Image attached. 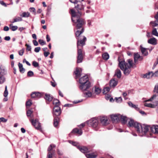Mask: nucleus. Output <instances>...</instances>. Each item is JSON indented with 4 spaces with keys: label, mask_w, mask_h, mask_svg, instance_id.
<instances>
[{
    "label": "nucleus",
    "mask_w": 158,
    "mask_h": 158,
    "mask_svg": "<svg viewBox=\"0 0 158 158\" xmlns=\"http://www.w3.org/2000/svg\"><path fill=\"white\" fill-rule=\"evenodd\" d=\"M118 60L119 62L118 66L123 72L124 74L126 76L128 75L131 73V68L135 67L132 60L129 59L126 62L124 60H121L118 57Z\"/></svg>",
    "instance_id": "1"
},
{
    "label": "nucleus",
    "mask_w": 158,
    "mask_h": 158,
    "mask_svg": "<svg viewBox=\"0 0 158 158\" xmlns=\"http://www.w3.org/2000/svg\"><path fill=\"white\" fill-rule=\"evenodd\" d=\"M71 12L72 16V20L74 23L73 25V26L76 25V27L77 29L81 27L83 25L85 24L84 20L80 18L81 15V13L79 12L78 15H77V12L73 9L71 10Z\"/></svg>",
    "instance_id": "2"
},
{
    "label": "nucleus",
    "mask_w": 158,
    "mask_h": 158,
    "mask_svg": "<svg viewBox=\"0 0 158 158\" xmlns=\"http://www.w3.org/2000/svg\"><path fill=\"white\" fill-rule=\"evenodd\" d=\"M135 127L137 128V131L138 133H142L143 134H146L148 132L150 131V126L143 125L142 126L140 124H135Z\"/></svg>",
    "instance_id": "3"
},
{
    "label": "nucleus",
    "mask_w": 158,
    "mask_h": 158,
    "mask_svg": "<svg viewBox=\"0 0 158 158\" xmlns=\"http://www.w3.org/2000/svg\"><path fill=\"white\" fill-rule=\"evenodd\" d=\"M87 124L89 126H91L97 130L98 129V122L95 118H92L87 121Z\"/></svg>",
    "instance_id": "4"
},
{
    "label": "nucleus",
    "mask_w": 158,
    "mask_h": 158,
    "mask_svg": "<svg viewBox=\"0 0 158 158\" xmlns=\"http://www.w3.org/2000/svg\"><path fill=\"white\" fill-rule=\"evenodd\" d=\"M91 86L90 82L84 84H80L79 85L80 89L83 92L87 91Z\"/></svg>",
    "instance_id": "5"
},
{
    "label": "nucleus",
    "mask_w": 158,
    "mask_h": 158,
    "mask_svg": "<svg viewBox=\"0 0 158 158\" xmlns=\"http://www.w3.org/2000/svg\"><path fill=\"white\" fill-rule=\"evenodd\" d=\"M77 4L75 6V8L78 11V12L77 13V14L78 15L79 12H81L79 11L83 10H84L85 5L83 4V3L81 2H78Z\"/></svg>",
    "instance_id": "6"
},
{
    "label": "nucleus",
    "mask_w": 158,
    "mask_h": 158,
    "mask_svg": "<svg viewBox=\"0 0 158 158\" xmlns=\"http://www.w3.org/2000/svg\"><path fill=\"white\" fill-rule=\"evenodd\" d=\"M77 63H79L82 62L83 58V54L81 49H77Z\"/></svg>",
    "instance_id": "7"
},
{
    "label": "nucleus",
    "mask_w": 158,
    "mask_h": 158,
    "mask_svg": "<svg viewBox=\"0 0 158 158\" xmlns=\"http://www.w3.org/2000/svg\"><path fill=\"white\" fill-rule=\"evenodd\" d=\"M77 49H79V46L81 45L82 46H83L84 45L85 43V42L86 40V38L84 36H82V40H81V38L80 39V40H79V38H77Z\"/></svg>",
    "instance_id": "8"
},
{
    "label": "nucleus",
    "mask_w": 158,
    "mask_h": 158,
    "mask_svg": "<svg viewBox=\"0 0 158 158\" xmlns=\"http://www.w3.org/2000/svg\"><path fill=\"white\" fill-rule=\"evenodd\" d=\"M120 114H113L110 115V118L113 123H116L120 120Z\"/></svg>",
    "instance_id": "9"
},
{
    "label": "nucleus",
    "mask_w": 158,
    "mask_h": 158,
    "mask_svg": "<svg viewBox=\"0 0 158 158\" xmlns=\"http://www.w3.org/2000/svg\"><path fill=\"white\" fill-rule=\"evenodd\" d=\"M30 120L31 122L32 125H33L36 129H40L41 128L40 123H39L38 119H35L34 120V119H30Z\"/></svg>",
    "instance_id": "10"
},
{
    "label": "nucleus",
    "mask_w": 158,
    "mask_h": 158,
    "mask_svg": "<svg viewBox=\"0 0 158 158\" xmlns=\"http://www.w3.org/2000/svg\"><path fill=\"white\" fill-rule=\"evenodd\" d=\"M90 82L87 75H86L81 77L79 80V83L80 84H84Z\"/></svg>",
    "instance_id": "11"
},
{
    "label": "nucleus",
    "mask_w": 158,
    "mask_h": 158,
    "mask_svg": "<svg viewBox=\"0 0 158 158\" xmlns=\"http://www.w3.org/2000/svg\"><path fill=\"white\" fill-rule=\"evenodd\" d=\"M150 131L153 133L158 134V125H153L150 126Z\"/></svg>",
    "instance_id": "12"
},
{
    "label": "nucleus",
    "mask_w": 158,
    "mask_h": 158,
    "mask_svg": "<svg viewBox=\"0 0 158 158\" xmlns=\"http://www.w3.org/2000/svg\"><path fill=\"white\" fill-rule=\"evenodd\" d=\"M134 62L135 64L137 63L138 60H141L143 59L142 56H141L138 53H134Z\"/></svg>",
    "instance_id": "13"
},
{
    "label": "nucleus",
    "mask_w": 158,
    "mask_h": 158,
    "mask_svg": "<svg viewBox=\"0 0 158 158\" xmlns=\"http://www.w3.org/2000/svg\"><path fill=\"white\" fill-rule=\"evenodd\" d=\"M128 125L130 127H134L136 130H137V128L135 127V126L136 125L135 124H139L137 122H134V120L131 118H130L128 119Z\"/></svg>",
    "instance_id": "14"
},
{
    "label": "nucleus",
    "mask_w": 158,
    "mask_h": 158,
    "mask_svg": "<svg viewBox=\"0 0 158 158\" xmlns=\"http://www.w3.org/2000/svg\"><path fill=\"white\" fill-rule=\"evenodd\" d=\"M53 114L56 116L59 115L61 114L60 108L59 106H55L53 109Z\"/></svg>",
    "instance_id": "15"
},
{
    "label": "nucleus",
    "mask_w": 158,
    "mask_h": 158,
    "mask_svg": "<svg viewBox=\"0 0 158 158\" xmlns=\"http://www.w3.org/2000/svg\"><path fill=\"white\" fill-rule=\"evenodd\" d=\"M118 82L117 80L114 78L110 80V85L111 87H114L117 85Z\"/></svg>",
    "instance_id": "16"
},
{
    "label": "nucleus",
    "mask_w": 158,
    "mask_h": 158,
    "mask_svg": "<svg viewBox=\"0 0 158 158\" xmlns=\"http://www.w3.org/2000/svg\"><path fill=\"white\" fill-rule=\"evenodd\" d=\"M155 18L156 19V21H151L150 22V24L153 27H156L158 25V12L155 16Z\"/></svg>",
    "instance_id": "17"
},
{
    "label": "nucleus",
    "mask_w": 158,
    "mask_h": 158,
    "mask_svg": "<svg viewBox=\"0 0 158 158\" xmlns=\"http://www.w3.org/2000/svg\"><path fill=\"white\" fill-rule=\"evenodd\" d=\"M148 42L149 44H151L152 45H156L157 44V40L155 38L153 37L149 39L148 40Z\"/></svg>",
    "instance_id": "18"
},
{
    "label": "nucleus",
    "mask_w": 158,
    "mask_h": 158,
    "mask_svg": "<svg viewBox=\"0 0 158 158\" xmlns=\"http://www.w3.org/2000/svg\"><path fill=\"white\" fill-rule=\"evenodd\" d=\"M141 52L144 56H146L148 55V52L147 50H149V48H146L142 47V45L140 46Z\"/></svg>",
    "instance_id": "19"
},
{
    "label": "nucleus",
    "mask_w": 158,
    "mask_h": 158,
    "mask_svg": "<svg viewBox=\"0 0 158 158\" xmlns=\"http://www.w3.org/2000/svg\"><path fill=\"white\" fill-rule=\"evenodd\" d=\"M77 148L79 149L81 152L84 153L89 152V151L88 150V149L85 147H81L79 146H78Z\"/></svg>",
    "instance_id": "20"
},
{
    "label": "nucleus",
    "mask_w": 158,
    "mask_h": 158,
    "mask_svg": "<svg viewBox=\"0 0 158 158\" xmlns=\"http://www.w3.org/2000/svg\"><path fill=\"white\" fill-rule=\"evenodd\" d=\"M101 123L103 125H106L108 121V119L106 117H102L100 118Z\"/></svg>",
    "instance_id": "21"
},
{
    "label": "nucleus",
    "mask_w": 158,
    "mask_h": 158,
    "mask_svg": "<svg viewBox=\"0 0 158 158\" xmlns=\"http://www.w3.org/2000/svg\"><path fill=\"white\" fill-rule=\"evenodd\" d=\"M152 76H153V73L151 72L144 74L143 76V77L144 78L149 79Z\"/></svg>",
    "instance_id": "22"
},
{
    "label": "nucleus",
    "mask_w": 158,
    "mask_h": 158,
    "mask_svg": "<svg viewBox=\"0 0 158 158\" xmlns=\"http://www.w3.org/2000/svg\"><path fill=\"white\" fill-rule=\"evenodd\" d=\"M120 120H121L123 124H124L126 123L128 119L126 116L120 115Z\"/></svg>",
    "instance_id": "23"
},
{
    "label": "nucleus",
    "mask_w": 158,
    "mask_h": 158,
    "mask_svg": "<svg viewBox=\"0 0 158 158\" xmlns=\"http://www.w3.org/2000/svg\"><path fill=\"white\" fill-rule=\"evenodd\" d=\"M121 72L120 70L119 69H117L115 71V75L118 78H120L121 76Z\"/></svg>",
    "instance_id": "24"
},
{
    "label": "nucleus",
    "mask_w": 158,
    "mask_h": 158,
    "mask_svg": "<svg viewBox=\"0 0 158 158\" xmlns=\"http://www.w3.org/2000/svg\"><path fill=\"white\" fill-rule=\"evenodd\" d=\"M72 132L74 133H77L80 135H81L82 133V131L81 130L77 128L74 129L72 131Z\"/></svg>",
    "instance_id": "25"
},
{
    "label": "nucleus",
    "mask_w": 158,
    "mask_h": 158,
    "mask_svg": "<svg viewBox=\"0 0 158 158\" xmlns=\"http://www.w3.org/2000/svg\"><path fill=\"white\" fill-rule=\"evenodd\" d=\"M97 156V153H89L86 155L87 158H94L96 157Z\"/></svg>",
    "instance_id": "26"
},
{
    "label": "nucleus",
    "mask_w": 158,
    "mask_h": 158,
    "mask_svg": "<svg viewBox=\"0 0 158 158\" xmlns=\"http://www.w3.org/2000/svg\"><path fill=\"white\" fill-rule=\"evenodd\" d=\"M8 94V92L7 91V86L5 87V90L4 92L3 95L5 97V98L3 99V101L5 102H6L8 100V99L6 97Z\"/></svg>",
    "instance_id": "27"
},
{
    "label": "nucleus",
    "mask_w": 158,
    "mask_h": 158,
    "mask_svg": "<svg viewBox=\"0 0 158 158\" xmlns=\"http://www.w3.org/2000/svg\"><path fill=\"white\" fill-rule=\"evenodd\" d=\"M44 98L46 100L49 102L52 101L53 99V98L52 96H51L50 94H45Z\"/></svg>",
    "instance_id": "28"
},
{
    "label": "nucleus",
    "mask_w": 158,
    "mask_h": 158,
    "mask_svg": "<svg viewBox=\"0 0 158 158\" xmlns=\"http://www.w3.org/2000/svg\"><path fill=\"white\" fill-rule=\"evenodd\" d=\"M144 105L147 107L154 108L155 107V105L154 104H152V103L149 102H145L144 104Z\"/></svg>",
    "instance_id": "29"
},
{
    "label": "nucleus",
    "mask_w": 158,
    "mask_h": 158,
    "mask_svg": "<svg viewBox=\"0 0 158 158\" xmlns=\"http://www.w3.org/2000/svg\"><path fill=\"white\" fill-rule=\"evenodd\" d=\"M102 57L104 60H107L109 58V55L107 52H106L102 54Z\"/></svg>",
    "instance_id": "30"
},
{
    "label": "nucleus",
    "mask_w": 158,
    "mask_h": 158,
    "mask_svg": "<svg viewBox=\"0 0 158 158\" xmlns=\"http://www.w3.org/2000/svg\"><path fill=\"white\" fill-rule=\"evenodd\" d=\"M18 66L19 69V71L20 72L22 73H23L25 70V69L23 67V64L20 63H19L18 64Z\"/></svg>",
    "instance_id": "31"
},
{
    "label": "nucleus",
    "mask_w": 158,
    "mask_h": 158,
    "mask_svg": "<svg viewBox=\"0 0 158 158\" xmlns=\"http://www.w3.org/2000/svg\"><path fill=\"white\" fill-rule=\"evenodd\" d=\"M53 103L55 105V106H59L60 105V102L57 99H54L53 102Z\"/></svg>",
    "instance_id": "32"
},
{
    "label": "nucleus",
    "mask_w": 158,
    "mask_h": 158,
    "mask_svg": "<svg viewBox=\"0 0 158 158\" xmlns=\"http://www.w3.org/2000/svg\"><path fill=\"white\" fill-rule=\"evenodd\" d=\"M84 31V30L83 28H82L81 30V31H79L78 30L77 31V32L75 33L77 37V38H79V37L80 35Z\"/></svg>",
    "instance_id": "33"
},
{
    "label": "nucleus",
    "mask_w": 158,
    "mask_h": 158,
    "mask_svg": "<svg viewBox=\"0 0 158 158\" xmlns=\"http://www.w3.org/2000/svg\"><path fill=\"white\" fill-rule=\"evenodd\" d=\"M83 92L84 94L86 95V97H89L92 95V93L90 91H88L87 90V91Z\"/></svg>",
    "instance_id": "34"
},
{
    "label": "nucleus",
    "mask_w": 158,
    "mask_h": 158,
    "mask_svg": "<svg viewBox=\"0 0 158 158\" xmlns=\"http://www.w3.org/2000/svg\"><path fill=\"white\" fill-rule=\"evenodd\" d=\"M59 118H55L54 120V127H56L58 124V121Z\"/></svg>",
    "instance_id": "35"
},
{
    "label": "nucleus",
    "mask_w": 158,
    "mask_h": 158,
    "mask_svg": "<svg viewBox=\"0 0 158 158\" xmlns=\"http://www.w3.org/2000/svg\"><path fill=\"white\" fill-rule=\"evenodd\" d=\"M74 73L76 75V78H78L81 75L80 71L78 69H77L74 72Z\"/></svg>",
    "instance_id": "36"
},
{
    "label": "nucleus",
    "mask_w": 158,
    "mask_h": 158,
    "mask_svg": "<svg viewBox=\"0 0 158 158\" xmlns=\"http://www.w3.org/2000/svg\"><path fill=\"white\" fill-rule=\"evenodd\" d=\"M32 113L33 111L31 110H27V117H30L31 118H32L33 116L31 115V114Z\"/></svg>",
    "instance_id": "37"
},
{
    "label": "nucleus",
    "mask_w": 158,
    "mask_h": 158,
    "mask_svg": "<svg viewBox=\"0 0 158 158\" xmlns=\"http://www.w3.org/2000/svg\"><path fill=\"white\" fill-rule=\"evenodd\" d=\"M30 15L28 12H23L20 16L23 17H28L30 16Z\"/></svg>",
    "instance_id": "38"
},
{
    "label": "nucleus",
    "mask_w": 158,
    "mask_h": 158,
    "mask_svg": "<svg viewBox=\"0 0 158 158\" xmlns=\"http://www.w3.org/2000/svg\"><path fill=\"white\" fill-rule=\"evenodd\" d=\"M22 20V19L19 17L15 18L14 19L13 21L12 22V23H13L15 22L21 21Z\"/></svg>",
    "instance_id": "39"
},
{
    "label": "nucleus",
    "mask_w": 158,
    "mask_h": 158,
    "mask_svg": "<svg viewBox=\"0 0 158 158\" xmlns=\"http://www.w3.org/2000/svg\"><path fill=\"white\" fill-rule=\"evenodd\" d=\"M101 91V89L98 87H95L94 90V93L96 94H100Z\"/></svg>",
    "instance_id": "40"
},
{
    "label": "nucleus",
    "mask_w": 158,
    "mask_h": 158,
    "mask_svg": "<svg viewBox=\"0 0 158 158\" xmlns=\"http://www.w3.org/2000/svg\"><path fill=\"white\" fill-rule=\"evenodd\" d=\"M152 34L153 35L158 37V33L157 31V29L156 28H153L152 31Z\"/></svg>",
    "instance_id": "41"
},
{
    "label": "nucleus",
    "mask_w": 158,
    "mask_h": 158,
    "mask_svg": "<svg viewBox=\"0 0 158 158\" xmlns=\"http://www.w3.org/2000/svg\"><path fill=\"white\" fill-rule=\"evenodd\" d=\"M6 71L5 70L0 67V76H2L6 74Z\"/></svg>",
    "instance_id": "42"
},
{
    "label": "nucleus",
    "mask_w": 158,
    "mask_h": 158,
    "mask_svg": "<svg viewBox=\"0 0 158 158\" xmlns=\"http://www.w3.org/2000/svg\"><path fill=\"white\" fill-rule=\"evenodd\" d=\"M110 90V88L109 87H106L103 89V93L104 94H106Z\"/></svg>",
    "instance_id": "43"
},
{
    "label": "nucleus",
    "mask_w": 158,
    "mask_h": 158,
    "mask_svg": "<svg viewBox=\"0 0 158 158\" xmlns=\"http://www.w3.org/2000/svg\"><path fill=\"white\" fill-rule=\"evenodd\" d=\"M153 92L158 94V83H157L155 86Z\"/></svg>",
    "instance_id": "44"
},
{
    "label": "nucleus",
    "mask_w": 158,
    "mask_h": 158,
    "mask_svg": "<svg viewBox=\"0 0 158 158\" xmlns=\"http://www.w3.org/2000/svg\"><path fill=\"white\" fill-rule=\"evenodd\" d=\"M55 147V145L54 144H51L50 146L48 147V152H50V151L52 150L53 148Z\"/></svg>",
    "instance_id": "45"
},
{
    "label": "nucleus",
    "mask_w": 158,
    "mask_h": 158,
    "mask_svg": "<svg viewBox=\"0 0 158 158\" xmlns=\"http://www.w3.org/2000/svg\"><path fill=\"white\" fill-rule=\"evenodd\" d=\"M32 104V102H31V100H29L28 101H27L26 103V106L27 108V107H29Z\"/></svg>",
    "instance_id": "46"
},
{
    "label": "nucleus",
    "mask_w": 158,
    "mask_h": 158,
    "mask_svg": "<svg viewBox=\"0 0 158 158\" xmlns=\"http://www.w3.org/2000/svg\"><path fill=\"white\" fill-rule=\"evenodd\" d=\"M115 100H116V102L118 103H120L122 101V98L121 97H119L118 98H115Z\"/></svg>",
    "instance_id": "47"
},
{
    "label": "nucleus",
    "mask_w": 158,
    "mask_h": 158,
    "mask_svg": "<svg viewBox=\"0 0 158 158\" xmlns=\"http://www.w3.org/2000/svg\"><path fill=\"white\" fill-rule=\"evenodd\" d=\"M69 142L74 146H76L77 147L78 146H77V145L78 144V143L77 142H73L72 141H71V140H69Z\"/></svg>",
    "instance_id": "48"
},
{
    "label": "nucleus",
    "mask_w": 158,
    "mask_h": 158,
    "mask_svg": "<svg viewBox=\"0 0 158 158\" xmlns=\"http://www.w3.org/2000/svg\"><path fill=\"white\" fill-rule=\"evenodd\" d=\"M5 81V79L2 76H0V84L3 83Z\"/></svg>",
    "instance_id": "49"
},
{
    "label": "nucleus",
    "mask_w": 158,
    "mask_h": 158,
    "mask_svg": "<svg viewBox=\"0 0 158 158\" xmlns=\"http://www.w3.org/2000/svg\"><path fill=\"white\" fill-rule=\"evenodd\" d=\"M39 42L42 45H43L46 44L45 41L42 40L40 39L39 40Z\"/></svg>",
    "instance_id": "50"
},
{
    "label": "nucleus",
    "mask_w": 158,
    "mask_h": 158,
    "mask_svg": "<svg viewBox=\"0 0 158 158\" xmlns=\"http://www.w3.org/2000/svg\"><path fill=\"white\" fill-rule=\"evenodd\" d=\"M29 10L30 12H33L34 15L36 14L35 9L34 7H31L29 9Z\"/></svg>",
    "instance_id": "51"
},
{
    "label": "nucleus",
    "mask_w": 158,
    "mask_h": 158,
    "mask_svg": "<svg viewBox=\"0 0 158 158\" xmlns=\"http://www.w3.org/2000/svg\"><path fill=\"white\" fill-rule=\"evenodd\" d=\"M53 154L51 152H48L47 155V158H52Z\"/></svg>",
    "instance_id": "52"
},
{
    "label": "nucleus",
    "mask_w": 158,
    "mask_h": 158,
    "mask_svg": "<svg viewBox=\"0 0 158 158\" xmlns=\"http://www.w3.org/2000/svg\"><path fill=\"white\" fill-rule=\"evenodd\" d=\"M25 46L27 47V50L30 51H31V46L27 44H26Z\"/></svg>",
    "instance_id": "53"
},
{
    "label": "nucleus",
    "mask_w": 158,
    "mask_h": 158,
    "mask_svg": "<svg viewBox=\"0 0 158 158\" xmlns=\"http://www.w3.org/2000/svg\"><path fill=\"white\" fill-rule=\"evenodd\" d=\"M156 94H154L149 99H148L146 102H149L150 101H152L154 99L156 98Z\"/></svg>",
    "instance_id": "54"
},
{
    "label": "nucleus",
    "mask_w": 158,
    "mask_h": 158,
    "mask_svg": "<svg viewBox=\"0 0 158 158\" xmlns=\"http://www.w3.org/2000/svg\"><path fill=\"white\" fill-rule=\"evenodd\" d=\"M32 64L33 66L35 67H37L39 65L38 63L35 61H33V62Z\"/></svg>",
    "instance_id": "55"
},
{
    "label": "nucleus",
    "mask_w": 158,
    "mask_h": 158,
    "mask_svg": "<svg viewBox=\"0 0 158 158\" xmlns=\"http://www.w3.org/2000/svg\"><path fill=\"white\" fill-rule=\"evenodd\" d=\"M18 27L16 26H12L11 28V30L13 31H16L18 29Z\"/></svg>",
    "instance_id": "56"
},
{
    "label": "nucleus",
    "mask_w": 158,
    "mask_h": 158,
    "mask_svg": "<svg viewBox=\"0 0 158 158\" xmlns=\"http://www.w3.org/2000/svg\"><path fill=\"white\" fill-rule=\"evenodd\" d=\"M33 74V72L31 71H29L27 73V76L29 77H31Z\"/></svg>",
    "instance_id": "57"
},
{
    "label": "nucleus",
    "mask_w": 158,
    "mask_h": 158,
    "mask_svg": "<svg viewBox=\"0 0 158 158\" xmlns=\"http://www.w3.org/2000/svg\"><path fill=\"white\" fill-rule=\"evenodd\" d=\"M42 95V94L38 92H36V97L38 98H40L41 97Z\"/></svg>",
    "instance_id": "58"
},
{
    "label": "nucleus",
    "mask_w": 158,
    "mask_h": 158,
    "mask_svg": "<svg viewBox=\"0 0 158 158\" xmlns=\"http://www.w3.org/2000/svg\"><path fill=\"white\" fill-rule=\"evenodd\" d=\"M86 123L87 124V122H86L85 123H82L81 124L78 126L80 128H82L85 126V124Z\"/></svg>",
    "instance_id": "59"
},
{
    "label": "nucleus",
    "mask_w": 158,
    "mask_h": 158,
    "mask_svg": "<svg viewBox=\"0 0 158 158\" xmlns=\"http://www.w3.org/2000/svg\"><path fill=\"white\" fill-rule=\"evenodd\" d=\"M41 48L40 47L35 48L34 49V51L36 52H38L40 50Z\"/></svg>",
    "instance_id": "60"
},
{
    "label": "nucleus",
    "mask_w": 158,
    "mask_h": 158,
    "mask_svg": "<svg viewBox=\"0 0 158 158\" xmlns=\"http://www.w3.org/2000/svg\"><path fill=\"white\" fill-rule=\"evenodd\" d=\"M7 119L3 117L0 118V123L1 122H6L7 121Z\"/></svg>",
    "instance_id": "61"
},
{
    "label": "nucleus",
    "mask_w": 158,
    "mask_h": 158,
    "mask_svg": "<svg viewBox=\"0 0 158 158\" xmlns=\"http://www.w3.org/2000/svg\"><path fill=\"white\" fill-rule=\"evenodd\" d=\"M24 51L23 49H22L20 50L19 52V55L20 56H22L24 53Z\"/></svg>",
    "instance_id": "62"
},
{
    "label": "nucleus",
    "mask_w": 158,
    "mask_h": 158,
    "mask_svg": "<svg viewBox=\"0 0 158 158\" xmlns=\"http://www.w3.org/2000/svg\"><path fill=\"white\" fill-rule=\"evenodd\" d=\"M31 96L32 98H35L36 97V92H33L31 94Z\"/></svg>",
    "instance_id": "63"
},
{
    "label": "nucleus",
    "mask_w": 158,
    "mask_h": 158,
    "mask_svg": "<svg viewBox=\"0 0 158 158\" xmlns=\"http://www.w3.org/2000/svg\"><path fill=\"white\" fill-rule=\"evenodd\" d=\"M49 52H44V55L45 57H47L49 54Z\"/></svg>",
    "instance_id": "64"
}]
</instances>
